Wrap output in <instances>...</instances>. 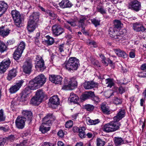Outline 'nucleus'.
<instances>
[{
	"label": "nucleus",
	"mask_w": 146,
	"mask_h": 146,
	"mask_svg": "<svg viewBox=\"0 0 146 146\" xmlns=\"http://www.w3.org/2000/svg\"><path fill=\"white\" fill-rule=\"evenodd\" d=\"M125 112L124 110H121L113 118V121L104 125L103 131L106 133L112 132L118 130L121 124L118 121L125 117Z\"/></svg>",
	"instance_id": "obj_1"
},
{
	"label": "nucleus",
	"mask_w": 146,
	"mask_h": 146,
	"mask_svg": "<svg viewBox=\"0 0 146 146\" xmlns=\"http://www.w3.org/2000/svg\"><path fill=\"white\" fill-rule=\"evenodd\" d=\"M65 68L68 71H73L77 70L80 66L79 60L75 58H70L64 63Z\"/></svg>",
	"instance_id": "obj_2"
},
{
	"label": "nucleus",
	"mask_w": 146,
	"mask_h": 146,
	"mask_svg": "<svg viewBox=\"0 0 146 146\" xmlns=\"http://www.w3.org/2000/svg\"><path fill=\"white\" fill-rule=\"evenodd\" d=\"M64 85L62 89L64 90H71L77 87V82L75 78L72 77L70 79L65 78L64 80Z\"/></svg>",
	"instance_id": "obj_3"
},
{
	"label": "nucleus",
	"mask_w": 146,
	"mask_h": 146,
	"mask_svg": "<svg viewBox=\"0 0 146 146\" xmlns=\"http://www.w3.org/2000/svg\"><path fill=\"white\" fill-rule=\"evenodd\" d=\"M34 61L35 67L37 70L42 72L46 68L44 61L41 56L37 55Z\"/></svg>",
	"instance_id": "obj_4"
},
{
	"label": "nucleus",
	"mask_w": 146,
	"mask_h": 146,
	"mask_svg": "<svg viewBox=\"0 0 146 146\" xmlns=\"http://www.w3.org/2000/svg\"><path fill=\"white\" fill-rule=\"evenodd\" d=\"M11 14L15 25L18 27L21 25L22 18L21 15L18 11L14 10L12 11Z\"/></svg>",
	"instance_id": "obj_5"
},
{
	"label": "nucleus",
	"mask_w": 146,
	"mask_h": 146,
	"mask_svg": "<svg viewBox=\"0 0 146 146\" xmlns=\"http://www.w3.org/2000/svg\"><path fill=\"white\" fill-rule=\"evenodd\" d=\"M53 34L56 36H59L64 32V29L58 25H55L52 27Z\"/></svg>",
	"instance_id": "obj_6"
},
{
	"label": "nucleus",
	"mask_w": 146,
	"mask_h": 146,
	"mask_svg": "<svg viewBox=\"0 0 146 146\" xmlns=\"http://www.w3.org/2000/svg\"><path fill=\"white\" fill-rule=\"evenodd\" d=\"M11 63L9 59L3 60L0 64V73L4 72L9 66Z\"/></svg>",
	"instance_id": "obj_7"
},
{
	"label": "nucleus",
	"mask_w": 146,
	"mask_h": 146,
	"mask_svg": "<svg viewBox=\"0 0 146 146\" xmlns=\"http://www.w3.org/2000/svg\"><path fill=\"white\" fill-rule=\"evenodd\" d=\"M26 120L25 118L24 117L18 116L15 121L17 127L19 129H23L25 126Z\"/></svg>",
	"instance_id": "obj_8"
},
{
	"label": "nucleus",
	"mask_w": 146,
	"mask_h": 146,
	"mask_svg": "<svg viewBox=\"0 0 146 146\" xmlns=\"http://www.w3.org/2000/svg\"><path fill=\"white\" fill-rule=\"evenodd\" d=\"M32 67V65L31 60L26 61L23 66L24 72L26 74H30L31 71Z\"/></svg>",
	"instance_id": "obj_9"
},
{
	"label": "nucleus",
	"mask_w": 146,
	"mask_h": 146,
	"mask_svg": "<svg viewBox=\"0 0 146 146\" xmlns=\"http://www.w3.org/2000/svg\"><path fill=\"white\" fill-rule=\"evenodd\" d=\"M24 82L23 80H21L17 82L15 85L11 87L9 89L10 93L13 94L17 92L21 87Z\"/></svg>",
	"instance_id": "obj_10"
},
{
	"label": "nucleus",
	"mask_w": 146,
	"mask_h": 146,
	"mask_svg": "<svg viewBox=\"0 0 146 146\" xmlns=\"http://www.w3.org/2000/svg\"><path fill=\"white\" fill-rule=\"evenodd\" d=\"M141 7L140 3L137 0H133L129 5V8L136 11H138Z\"/></svg>",
	"instance_id": "obj_11"
},
{
	"label": "nucleus",
	"mask_w": 146,
	"mask_h": 146,
	"mask_svg": "<svg viewBox=\"0 0 146 146\" xmlns=\"http://www.w3.org/2000/svg\"><path fill=\"white\" fill-rule=\"evenodd\" d=\"M55 119V118L52 116V113H48L43 119V123H44V124H48V126H50L52 121Z\"/></svg>",
	"instance_id": "obj_12"
},
{
	"label": "nucleus",
	"mask_w": 146,
	"mask_h": 146,
	"mask_svg": "<svg viewBox=\"0 0 146 146\" xmlns=\"http://www.w3.org/2000/svg\"><path fill=\"white\" fill-rule=\"evenodd\" d=\"M49 79L52 82L56 84H61L62 78L60 76L52 75L49 76Z\"/></svg>",
	"instance_id": "obj_13"
},
{
	"label": "nucleus",
	"mask_w": 146,
	"mask_h": 146,
	"mask_svg": "<svg viewBox=\"0 0 146 146\" xmlns=\"http://www.w3.org/2000/svg\"><path fill=\"white\" fill-rule=\"evenodd\" d=\"M35 81H36L40 87H41L46 82V78L44 76L41 74L35 78Z\"/></svg>",
	"instance_id": "obj_14"
},
{
	"label": "nucleus",
	"mask_w": 146,
	"mask_h": 146,
	"mask_svg": "<svg viewBox=\"0 0 146 146\" xmlns=\"http://www.w3.org/2000/svg\"><path fill=\"white\" fill-rule=\"evenodd\" d=\"M37 23L29 20L27 24V28L29 32H33L37 27Z\"/></svg>",
	"instance_id": "obj_15"
},
{
	"label": "nucleus",
	"mask_w": 146,
	"mask_h": 146,
	"mask_svg": "<svg viewBox=\"0 0 146 146\" xmlns=\"http://www.w3.org/2000/svg\"><path fill=\"white\" fill-rule=\"evenodd\" d=\"M133 29L136 32H143L146 30V28L139 23H136L133 24Z\"/></svg>",
	"instance_id": "obj_16"
},
{
	"label": "nucleus",
	"mask_w": 146,
	"mask_h": 146,
	"mask_svg": "<svg viewBox=\"0 0 146 146\" xmlns=\"http://www.w3.org/2000/svg\"><path fill=\"white\" fill-rule=\"evenodd\" d=\"M86 18L85 16H81L78 21L79 26L80 27L82 28L81 31L84 34H86L87 32L85 31L84 26L85 24L84 22L86 19Z\"/></svg>",
	"instance_id": "obj_17"
},
{
	"label": "nucleus",
	"mask_w": 146,
	"mask_h": 146,
	"mask_svg": "<svg viewBox=\"0 0 146 146\" xmlns=\"http://www.w3.org/2000/svg\"><path fill=\"white\" fill-rule=\"evenodd\" d=\"M35 78L31 80L29 83L28 88H27V89L29 88L31 90H36L40 88V87L36 81H35Z\"/></svg>",
	"instance_id": "obj_18"
},
{
	"label": "nucleus",
	"mask_w": 146,
	"mask_h": 146,
	"mask_svg": "<svg viewBox=\"0 0 146 146\" xmlns=\"http://www.w3.org/2000/svg\"><path fill=\"white\" fill-rule=\"evenodd\" d=\"M59 5L61 8H70L73 5L68 0H63L59 3Z\"/></svg>",
	"instance_id": "obj_19"
},
{
	"label": "nucleus",
	"mask_w": 146,
	"mask_h": 146,
	"mask_svg": "<svg viewBox=\"0 0 146 146\" xmlns=\"http://www.w3.org/2000/svg\"><path fill=\"white\" fill-rule=\"evenodd\" d=\"M8 6L4 1H0V17L7 10Z\"/></svg>",
	"instance_id": "obj_20"
},
{
	"label": "nucleus",
	"mask_w": 146,
	"mask_h": 146,
	"mask_svg": "<svg viewBox=\"0 0 146 146\" xmlns=\"http://www.w3.org/2000/svg\"><path fill=\"white\" fill-rule=\"evenodd\" d=\"M54 42V38L49 35L45 36L44 40L43 41L44 44L47 46L52 45Z\"/></svg>",
	"instance_id": "obj_21"
},
{
	"label": "nucleus",
	"mask_w": 146,
	"mask_h": 146,
	"mask_svg": "<svg viewBox=\"0 0 146 146\" xmlns=\"http://www.w3.org/2000/svg\"><path fill=\"white\" fill-rule=\"evenodd\" d=\"M97 85L96 83L93 81L86 82L83 84L84 88L86 89H90L95 87Z\"/></svg>",
	"instance_id": "obj_22"
},
{
	"label": "nucleus",
	"mask_w": 146,
	"mask_h": 146,
	"mask_svg": "<svg viewBox=\"0 0 146 146\" xmlns=\"http://www.w3.org/2000/svg\"><path fill=\"white\" fill-rule=\"evenodd\" d=\"M17 72V70L15 68H13L9 70L8 74L7 79L9 81L11 80L13 78L16 76Z\"/></svg>",
	"instance_id": "obj_23"
},
{
	"label": "nucleus",
	"mask_w": 146,
	"mask_h": 146,
	"mask_svg": "<svg viewBox=\"0 0 146 146\" xmlns=\"http://www.w3.org/2000/svg\"><path fill=\"white\" fill-rule=\"evenodd\" d=\"M11 30L5 28L4 26H2L0 27V35L4 37L7 36Z\"/></svg>",
	"instance_id": "obj_24"
},
{
	"label": "nucleus",
	"mask_w": 146,
	"mask_h": 146,
	"mask_svg": "<svg viewBox=\"0 0 146 146\" xmlns=\"http://www.w3.org/2000/svg\"><path fill=\"white\" fill-rule=\"evenodd\" d=\"M28 89L26 88L22 92L20 93L21 99L22 101H25L28 99V97L30 93V92H27Z\"/></svg>",
	"instance_id": "obj_25"
},
{
	"label": "nucleus",
	"mask_w": 146,
	"mask_h": 146,
	"mask_svg": "<svg viewBox=\"0 0 146 146\" xmlns=\"http://www.w3.org/2000/svg\"><path fill=\"white\" fill-rule=\"evenodd\" d=\"M116 32L117 33L116 36H115V40L117 41H119L121 39L122 37L125 34L126 31L125 29H123L119 32L117 31Z\"/></svg>",
	"instance_id": "obj_26"
},
{
	"label": "nucleus",
	"mask_w": 146,
	"mask_h": 146,
	"mask_svg": "<svg viewBox=\"0 0 146 146\" xmlns=\"http://www.w3.org/2000/svg\"><path fill=\"white\" fill-rule=\"evenodd\" d=\"M50 126L48 125V124H45L43 123L40 126L39 130L43 133H45L50 130Z\"/></svg>",
	"instance_id": "obj_27"
},
{
	"label": "nucleus",
	"mask_w": 146,
	"mask_h": 146,
	"mask_svg": "<svg viewBox=\"0 0 146 146\" xmlns=\"http://www.w3.org/2000/svg\"><path fill=\"white\" fill-rule=\"evenodd\" d=\"M22 114L25 117L26 119L28 120H31L33 117L32 113L31 111L27 110H24L22 112Z\"/></svg>",
	"instance_id": "obj_28"
},
{
	"label": "nucleus",
	"mask_w": 146,
	"mask_h": 146,
	"mask_svg": "<svg viewBox=\"0 0 146 146\" xmlns=\"http://www.w3.org/2000/svg\"><path fill=\"white\" fill-rule=\"evenodd\" d=\"M113 50L116 54L119 57L124 58H126L127 56V54L125 52L119 49H114Z\"/></svg>",
	"instance_id": "obj_29"
},
{
	"label": "nucleus",
	"mask_w": 146,
	"mask_h": 146,
	"mask_svg": "<svg viewBox=\"0 0 146 146\" xmlns=\"http://www.w3.org/2000/svg\"><path fill=\"white\" fill-rule=\"evenodd\" d=\"M94 95V92H86L81 96L80 98L82 100L84 101L91 98V96H92Z\"/></svg>",
	"instance_id": "obj_30"
},
{
	"label": "nucleus",
	"mask_w": 146,
	"mask_h": 146,
	"mask_svg": "<svg viewBox=\"0 0 146 146\" xmlns=\"http://www.w3.org/2000/svg\"><path fill=\"white\" fill-rule=\"evenodd\" d=\"M50 102L52 104L58 105L59 104V99L58 96L55 95L52 96L49 99Z\"/></svg>",
	"instance_id": "obj_31"
},
{
	"label": "nucleus",
	"mask_w": 146,
	"mask_h": 146,
	"mask_svg": "<svg viewBox=\"0 0 146 146\" xmlns=\"http://www.w3.org/2000/svg\"><path fill=\"white\" fill-rule=\"evenodd\" d=\"M39 13L37 12H33L30 16L29 20L36 22H38L39 19Z\"/></svg>",
	"instance_id": "obj_32"
},
{
	"label": "nucleus",
	"mask_w": 146,
	"mask_h": 146,
	"mask_svg": "<svg viewBox=\"0 0 146 146\" xmlns=\"http://www.w3.org/2000/svg\"><path fill=\"white\" fill-rule=\"evenodd\" d=\"M85 130L86 128L84 127H80L78 129V135L81 138H84L86 137V135L85 131Z\"/></svg>",
	"instance_id": "obj_33"
},
{
	"label": "nucleus",
	"mask_w": 146,
	"mask_h": 146,
	"mask_svg": "<svg viewBox=\"0 0 146 146\" xmlns=\"http://www.w3.org/2000/svg\"><path fill=\"white\" fill-rule=\"evenodd\" d=\"M116 31H117V30L113 27H111L109 29V34L110 37L113 38L115 39V36H116Z\"/></svg>",
	"instance_id": "obj_34"
},
{
	"label": "nucleus",
	"mask_w": 146,
	"mask_h": 146,
	"mask_svg": "<svg viewBox=\"0 0 146 146\" xmlns=\"http://www.w3.org/2000/svg\"><path fill=\"white\" fill-rule=\"evenodd\" d=\"M44 93L42 90H38L36 92L35 96L41 101L44 98Z\"/></svg>",
	"instance_id": "obj_35"
},
{
	"label": "nucleus",
	"mask_w": 146,
	"mask_h": 146,
	"mask_svg": "<svg viewBox=\"0 0 146 146\" xmlns=\"http://www.w3.org/2000/svg\"><path fill=\"white\" fill-rule=\"evenodd\" d=\"M101 108L103 112L105 114H109L110 111L109 108L105 103H102L101 105Z\"/></svg>",
	"instance_id": "obj_36"
},
{
	"label": "nucleus",
	"mask_w": 146,
	"mask_h": 146,
	"mask_svg": "<svg viewBox=\"0 0 146 146\" xmlns=\"http://www.w3.org/2000/svg\"><path fill=\"white\" fill-rule=\"evenodd\" d=\"M23 52L17 49L15 51L13 54L14 58L15 60H17L21 56Z\"/></svg>",
	"instance_id": "obj_37"
},
{
	"label": "nucleus",
	"mask_w": 146,
	"mask_h": 146,
	"mask_svg": "<svg viewBox=\"0 0 146 146\" xmlns=\"http://www.w3.org/2000/svg\"><path fill=\"white\" fill-rule=\"evenodd\" d=\"M23 52L17 49L15 51L13 54L14 58L15 60H17L21 56Z\"/></svg>",
	"instance_id": "obj_38"
},
{
	"label": "nucleus",
	"mask_w": 146,
	"mask_h": 146,
	"mask_svg": "<svg viewBox=\"0 0 146 146\" xmlns=\"http://www.w3.org/2000/svg\"><path fill=\"white\" fill-rule=\"evenodd\" d=\"M41 102V100L35 96L31 99V103L34 105H38Z\"/></svg>",
	"instance_id": "obj_39"
},
{
	"label": "nucleus",
	"mask_w": 146,
	"mask_h": 146,
	"mask_svg": "<svg viewBox=\"0 0 146 146\" xmlns=\"http://www.w3.org/2000/svg\"><path fill=\"white\" fill-rule=\"evenodd\" d=\"M70 101L71 102H73L76 103L77 102L79 98L75 94L73 93H71L70 94Z\"/></svg>",
	"instance_id": "obj_40"
},
{
	"label": "nucleus",
	"mask_w": 146,
	"mask_h": 146,
	"mask_svg": "<svg viewBox=\"0 0 146 146\" xmlns=\"http://www.w3.org/2000/svg\"><path fill=\"white\" fill-rule=\"evenodd\" d=\"M86 121L89 125H96L100 121L99 119H97L94 120L91 119L89 117L87 118Z\"/></svg>",
	"instance_id": "obj_41"
},
{
	"label": "nucleus",
	"mask_w": 146,
	"mask_h": 146,
	"mask_svg": "<svg viewBox=\"0 0 146 146\" xmlns=\"http://www.w3.org/2000/svg\"><path fill=\"white\" fill-rule=\"evenodd\" d=\"M114 142L116 145H121L124 143L123 140L121 137H115Z\"/></svg>",
	"instance_id": "obj_42"
},
{
	"label": "nucleus",
	"mask_w": 146,
	"mask_h": 146,
	"mask_svg": "<svg viewBox=\"0 0 146 146\" xmlns=\"http://www.w3.org/2000/svg\"><path fill=\"white\" fill-rule=\"evenodd\" d=\"M106 84H107V87L110 88L114 84L113 80V79L108 78L105 80Z\"/></svg>",
	"instance_id": "obj_43"
},
{
	"label": "nucleus",
	"mask_w": 146,
	"mask_h": 146,
	"mask_svg": "<svg viewBox=\"0 0 146 146\" xmlns=\"http://www.w3.org/2000/svg\"><path fill=\"white\" fill-rule=\"evenodd\" d=\"M113 103L114 104L117 105L121 104L122 101L120 98L115 97L112 100Z\"/></svg>",
	"instance_id": "obj_44"
},
{
	"label": "nucleus",
	"mask_w": 146,
	"mask_h": 146,
	"mask_svg": "<svg viewBox=\"0 0 146 146\" xmlns=\"http://www.w3.org/2000/svg\"><path fill=\"white\" fill-rule=\"evenodd\" d=\"M7 47L5 44L2 41L0 40V52H3L7 50Z\"/></svg>",
	"instance_id": "obj_45"
},
{
	"label": "nucleus",
	"mask_w": 146,
	"mask_h": 146,
	"mask_svg": "<svg viewBox=\"0 0 146 146\" xmlns=\"http://www.w3.org/2000/svg\"><path fill=\"white\" fill-rule=\"evenodd\" d=\"M47 13L50 16V18L51 19L53 20L57 18V15L55 14L53 11L48 10L47 11Z\"/></svg>",
	"instance_id": "obj_46"
},
{
	"label": "nucleus",
	"mask_w": 146,
	"mask_h": 146,
	"mask_svg": "<svg viewBox=\"0 0 146 146\" xmlns=\"http://www.w3.org/2000/svg\"><path fill=\"white\" fill-rule=\"evenodd\" d=\"M25 43L23 41H21L17 49L23 52L24 50L25 49Z\"/></svg>",
	"instance_id": "obj_47"
},
{
	"label": "nucleus",
	"mask_w": 146,
	"mask_h": 146,
	"mask_svg": "<svg viewBox=\"0 0 146 146\" xmlns=\"http://www.w3.org/2000/svg\"><path fill=\"white\" fill-rule=\"evenodd\" d=\"M29 144L27 139L24 140L19 144H15L14 146H27Z\"/></svg>",
	"instance_id": "obj_48"
},
{
	"label": "nucleus",
	"mask_w": 146,
	"mask_h": 146,
	"mask_svg": "<svg viewBox=\"0 0 146 146\" xmlns=\"http://www.w3.org/2000/svg\"><path fill=\"white\" fill-rule=\"evenodd\" d=\"M84 108L87 111H92L94 109V107L93 105L88 104L84 106Z\"/></svg>",
	"instance_id": "obj_49"
},
{
	"label": "nucleus",
	"mask_w": 146,
	"mask_h": 146,
	"mask_svg": "<svg viewBox=\"0 0 146 146\" xmlns=\"http://www.w3.org/2000/svg\"><path fill=\"white\" fill-rule=\"evenodd\" d=\"M105 142L100 138L97 139V146H104L105 144Z\"/></svg>",
	"instance_id": "obj_50"
},
{
	"label": "nucleus",
	"mask_w": 146,
	"mask_h": 146,
	"mask_svg": "<svg viewBox=\"0 0 146 146\" xmlns=\"http://www.w3.org/2000/svg\"><path fill=\"white\" fill-rule=\"evenodd\" d=\"M91 21L96 27L100 25V20L94 18L91 20Z\"/></svg>",
	"instance_id": "obj_51"
},
{
	"label": "nucleus",
	"mask_w": 146,
	"mask_h": 146,
	"mask_svg": "<svg viewBox=\"0 0 146 146\" xmlns=\"http://www.w3.org/2000/svg\"><path fill=\"white\" fill-rule=\"evenodd\" d=\"M121 26L120 21L118 20H115L114 22V25L112 26L116 30Z\"/></svg>",
	"instance_id": "obj_52"
},
{
	"label": "nucleus",
	"mask_w": 146,
	"mask_h": 146,
	"mask_svg": "<svg viewBox=\"0 0 146 146\" xmlns=\"http://www.w3.org/2000/svg\"><path fill=\"white\" fill-rule=\"evenodd\" d=\"M5 117L4 113V111L3 110H0V122L4 121Z\"/></svg>",
	"instance_id": "obj_53"
},
{
	"label": "nucleus",
	"mask_w": 146,
	"mask_h": 146,
	"mask_svg": "<svg viewBox=\"0 0 146 146\" xmlns=\"http://www.w3.org/2000/svg\"><path fill=\"white\" fill-rule=\"evenodd\" d=\"M73 125L72 121L69 120L66 122L65 124V127L67 128H69L71 127Z\"/></svg>",
	"instance_id": "obj_54"
},
{
	"label": "nucleus",
	"mask_w": 146,
	"mask_h": 146,
	"mask_svg": "<svg viewBox=\"0 0 146 146\" xmlns=\"http://www.w3.org/2000/svg\"><path fill=\"white\" fill-rule=\"evenodd\" d=\"M98 11L100 13L102 14H106V11L105 10L104 7H102L101 6L99 7L98 8Z\"/></svg>",
	"instance_id": "obj_55"
},
{
	"label": "nucleus",
	"mask_w": 146,
	"mask_h": 146,
	"mask_svg": "<svg viewBox=\"0 0 146 146\" xmlns=\"http://www.w3.org/2000/svg\"><path fill=\"white\" fill-rule=\"evenodd\" d=\"M92 100L93 101L96 103H98L100 101V100L98 96H96L94 94L92 96H91Z\"/></svg>",
	"instance_id": "obj_56"
},
{
	"label": "nucleus",
	"mask_w": 146,
	"mask_h": 146,
	"mask_svg": "<svg viewBox=\"0 0 146 146\" xmlns=\"http://www.w3.org/2000/svg\"><path fill=\"white\" fill-rule=\"evenodd\" d=\"M6 141V139L3 138H0V146H3Z\"/></svg>",
	"instance_id": "obj_57"
},
{
	"label": "nucleus",
	"mask_w": 146,
	"mask_h": 146,
	"mask_svg": "<svg viewBox=\"0 0 146 146\" xmlns=\"http://www.w3.org/2000/svg\"><path fill=\"white\" fill-rule=\"evenodd\" d=\"M57 135L59 137H62L64 136V133L62 130H60L58 131Z\"/></svg>",
	"instance_id": "obj_58"
},
{
	"label": "nucleus",
	"mask_w": 146,
	"mask_h": 146,
	"mask_svg": "<svg viewBox=\"0 0 146 146\" xmlns=\"http://www.w3.org/2000/svg\"><path fill=\"white\" fill-rule=\"evenodd\" d=\"M113 93H111L110 91H108L105 93V95L106 98H109L113 95Z\"/></svg>",
	"instance_id": "obj_59"
},
{
	"label": "nucleus",
	"mask_w": 146,
	"mask_h": 146,
	"mask_svg": "<svg viewBox=\"0 0 146 146\" xmlns=\"http://www.w3.org/2000/svg\"><path fill=\"white\" fill-rule=\"evenodd\" d=\"M14 43L15 40L13 39H10L7 41V45L8 46V45L12 44Z\"/></svg>",
	"instance_id": "obj_60"
},
{
	"label": "nucleus",
	"mask_w": 146,
	"mask_h": 146,
	"mask_svg": "<svg viewBox=\"0 0 146 146\" xmlns=\"http://www.w3.org/2000/svg\"><path fill=\"white\" fill-rule=\"evenodd\" d=\"M31 134L30 133L28 132H27L24 133L22 134V136L23 137H31Z\"/></svg>",
	"instance_id": "obj_61"
},
{
	"label": "nucleus",
	"mask_w": 146,
	"mask_h": 146,
	"mask_svg": "<svg viewBox=\"0 0 146 146\" xmlns=\"http://www.w3.org/2000/svg\"><path fill=\"white\" fill-rule=\"evenodd\" d=\"M9 128L3 127H0V130L2 131L5 132L8 131L9 130Z\"/></svg>",
	"instance_id": "obj_62"
},
{
	"label": "nucleus",
	"mask_w": 146,
	"mask_h": 146,
	"mask_svg": "<svg viewBox=\"0 0 146 146\" xmlns=\"http://www.w3.org/2000/svg\"><path fill=\"white\" fill-rule=\"evenodd\" d=\"M119 93L121 94H122L125 92V88L122 86L119 87Z\"/></svg>",
	"instance_id": "obj_63"
},
{
	"label": "nucleus",
	"mask_w": 146,
	"mask_h": 146,
	"mask_svg": "<svg viewBox=\"0 0 146 146\" xmlns=\"http://www.w3.org/2000/svg\"><path fill=\"white\" fill-rule=\"evenodd\" d=\"M55 144L51 143L48 142H45L44 143L43 146H54Z\"/></svg>",
	"instance_id": "obj_64"
}]
</instances>
